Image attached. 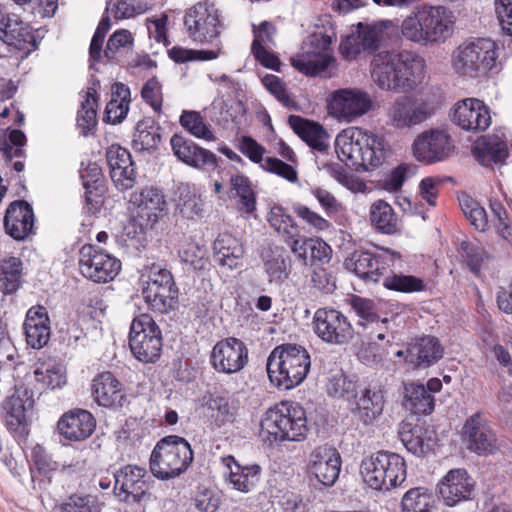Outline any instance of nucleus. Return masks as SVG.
I'll return each mask as SVG.
<instances>
[{
	"mask_svg": "<svg viewBox=\"0 0 512 512\" xmlns=\"http://www.w3.org/2000/svg\"><path fill=\"white\" fill-rule=\"evenodd\" d=\"M370 72L381 90L405 93L422 83L425 61L413 51H382L374 55Z\"/></svg>",
	"mask_w": 512,
	"mask_h": 512,
	"instance_id": "f257e3e1",
	"label": "nucleus"
},
{
	"mask_svg": "<svg viewBox=\"0 0 512 512\" xmlns=\"http://www.w3.org/2000/svg\"><path fill=\"white\" fill-rule=\"evenodd\" d=\"M387 143L373 133L358 127L342 130L335 139L339 160L356 171H369L379 167L386 155Z\"/></svg>",
	"mask_w": 512,
	"mask_h": 512,
	"instance_id": "f03ea898",
	"label": "nucleus"
},
{
	"mask_svg": "<svg viewBox=\"0 0 512 512\" xmlns=\"http://www.w3.org/2000/svg\"><path fill=\"white\" fill-rule=\"evenodd\" d=\"M307 433L306 411L296 402L277 403L260 420L259 437L269 447L285 441H302Z\"/></svg>",
	"mask_w": 512,
	"mask_h": 512,
	"instance_id": "7ed1b4c3",
	"label": "nucleus"
},
{
	"mask_svg": "<svg viewBox=\"0 0 512 512\" xmlns=\"http://www.w3.org/2000/svg\"><path fill=\"white\" fill-rule=\"evenodd\" d=\"M311 368L308 350L299 344L284 343L276 346L266 363L270 382L280 390H291L307 378Z\"/></svg>",
	"mask_w": 512,
	"mask_h": 512,
	"instance_id": "20e7f679",
	"label": "nucleus"
},
{
	"mask_svg": "<svg viewBox=\"0 0 512 512\" xmlns=\"http://www.w3.org/2000/svg\"><path fill=\"white\" fill-rule=\"evenodd\" d=\"M194 452L190 443L178 435L161 438L149 459L152 475L159 480H170L185 473L191 466Z\"/></svg>",
	"mask_w": 512,
	"mask_h": 512,
	"instance_id": "39448f33",
	"label": "nucleus"
},
{
	"mask_svg": "<svg viewBox=\"0 0 512 512\" xmlns=\"http://www.w3.org/2000/svg\"><path fill=\"white\" fill-rule=\"evenodd\" d=\"M360 469L364 482L378 491L397 488L407 477L405 459L397 453L384 450L364 458Z\"/></svg>",
	"mask_w": 512,
	"mask_h": 512,
	"instance_id": "423d86ee",
	"label": "nucleus"
},
{
	"mask_svg": "<svg viewBox=\"0 0 512 512\" xmlns=\"http://www.w3.org/2000/svg\"><path fill=\"white\" fill-rule=\"evenodd\" d=\"M184 30L195 43L210 44L222 53L220 33L222 22L218 9L209 1H200L188 8L183 17Z\"/></svg>",
	"mask_w": 512,
	"mask_h": 512,
	"instance_id": "0eeeda50",
	"label": "nucleus"
},
{
	"mask_svg": "<svg viewBox=\"0 0 512 512\" xmlns=\"http://www.w3.org/2000/svg\"><path fill=\"white\" fill-rule=\"evenodd\" d=\"M496 43L489 38H476L461 44L453 54V68L463 76H484L496 65Z\"/></svg>",
	"mask_w": 512,
	"mask_h": 512,
	"instance_id": "6e6552de",
	"label": "nucleus"
},
{
	"mask_svg": "<svg viewBox=\"0 0 512 512\" xmlns=\"http://www.w3.org/2000/svg\"><path fill=\"white\" fill-rule=\"evenodd\" d=\"M162 332L148 313L135 316L131 322L128 343L132 355L142 363H155L162 351Z\"/></svg>",
	"mask_w": 512,
	"mask_h": 512,
	"instance_id": "1a4fd4ad",
	"label": "nucleus"
},
{
	"mask_svg": "<svg viewBox=\"0 0 512 512\" xmlns=\"http://www.w3.org/2000/svg\"><path fill=\"white\" fill-rule=\"evenodd\" d=\"M142 296L148 308L159 314H168L179 304V289L172 273L165 268L151 267Z\"/></svg>",
	"mask_w": 512,
	"mask_h": 512,
	"instance_id": "9d476101",
	"label": "nucleus"
},
{
	"mask_svg": "<svg viewBox=\"0 0 512 512\" xmlns=\"http://www.w3.org/2000/svg\"><path fill=\"white\" fill-rule=\"evenodd\" d=\"M112 478V493L120 502L134 505L150 501L151 493L145 468L127 464L115 470Z\"/></svg>",
	"mask_w": 512,
	"mask_h": 512,
	"instance_id": "9b49d317",
	"label": "nucleus"
},
{
	"mask_svg": "<svg viewBox=\"0 0 512 512\" xmlns=\"http://www.w3.org/2000/svg\"><path fill=\"white\" fill-rule=\"evenodd\" d=\"M460 438L465 449L478 456L493 455L498 450L496 432L481 411L475 412L465 420Z\"/></svg>",
	"mask_w": 512,
	"mask_h": 512,
	"instance_id": "f8f14e48",
	"label": "nucleus"
},
{
	"mask_svg": "<svg viewBox=\"0 0 512 512\" xmlns=\"http://www.w3.org/2000/svg\"><path fill=\"white\" fill-rule=\"evenodd\" d=\"M331 38L322 33H314L303 42L301 51L291 58L292 66L307 76H316L325 71L332 57L327 53Z\"/></svg>",
	"mask_w": 512,
	"mask_h": 512,
	"instance_id": "ddd939ff",
	"label": "nucleus"
},
{
	"mask_svg": "<svg viewBox=\"0 0 512 512\" xmlns=\"http://www.w3.org/2000/svg\"><path fill=\"white\" fill-rule=\"evenodd\" d=\"M129 202L132 220L143 231L154 227L167 205L163 192L154 186L132 193Z\"/></svg>",
	"mask_w": 512,
	"mask_h": 512,
	"instance_id": "4468645a",
	"label": "nucleus"
},
{
	"mask_svg": "<svg viewBox=\"0 0 512 512\" xmlns=\"http://www.w3.org/2000/svg\"><path fill=\"white\" fill-rule=\"evenodd\" d=\"M315 334L325 343L344 345L354 337V328L348 318L333 308H319L313 316Z\"/></svg>",
	"mask_w": 512,
	"mask_h": 512,
	"instance_id": "2eb2a0df",
	"label": "nucleus"
},
{
	"mask_svg": "<svg viewBox=\"0 0 512 512\" xmlns=\"http://www.w3.org/2000/svg\"><path fill=\"white\" fill-rule=\"evenodd\" d=\"M248 359L246 344L239 338L227 337L213 346L209 363L216 372L231 375L243 370Z\"/></svg>",
	"mask_w": 512,
	"mask_h": 512,
	"instance_id": "dca6fc26",
	"label": "nucleus"
},
{
	"mask_svg": "<svg viewBox=\"0 0 512 512\" xmlns=\"http://www.w3.org/2000/svg\"><path fill=\"white\" fill-rule=\"evenodd\" d=\"M388 23H359L357 32L348 35L340 43V51L348 59L356 58L362 51L374 52L385 44L389 34Z\"/></svg>",
	"mask_w": 512,
	"mask_h": 512,
	"instance_id": "f3484780",
	"label": "nucleus"
},
{
	"mask_svg": "<svg viewBox=\"0 0 512 512\" xmlns=\"http://www.w3.org/2000/svg\"><path fill=\"white\" fill-rule=\"evenodd\" d=\"M308 474L321 488L332 487L339 478L342 458L339 451L328 444L315 447L309 455Z\"/></svg>",
	"mask_w": 512,
	"mask_h": 512,
	"instance_id": "a211bd4d",
	"label": "nucleus"
},
{
	"mask_svg": "<svg viewBox=\"0 0 512 512\" xmlns=\"http://www.w3.org/2000/svg\"><path fill=\"white\" fill-rule=\"evenodd\" d=\"M32 406L33 400L26 393H14L2 403L4 425L18 444L25 443L30 434L31 420L27 411Z\"/></svg>",
	"mask_w": 512,
	"mask_h": 512,
	"instance_id": "6ab92c4d",
	"label": "nucleus"
},
{
	"mask_svg": "<svg viewBox=\"0 0 512 512\" xmlns=\"http://www.w3.org/2000/svg\"><path fill=\"white\" fill-rule=\"evenodd\" d=\"M454 146L447 132L431 129L418 135L413 142V154L418 161L431 164L443 161Z\"/></svg>",
	"mask_w": 512,
	"mask_h": 512,
	"instance_id": "aec40b11",
	"label": "nucleus"
},
{
	"mask_svg": "<svg viewBox=\"0 0 512 512\" xmlns=\"http://www.w3.org/2000/svg\"><path fill=\"white\" fill-rule=\"evenodd\" d=\"M91 396L98 406L112 411H119L129 403L123 384L111 371H104L94 377Z\"/></svg>",
	"mask_w": 512,
	"mask_h": 512,
	"instance_id": "412c9836",
	"label": "nucleus"
},
{
	"mask_svg": "<svg viewBox=\"0 0 512 512\" xmlns=\"http://www.w3.org/2000/svg\"><path fill=\"white\" fill-rule=\"evenodd\" d=\"M432 114L427 102L417 101L409 96H400L388 109L389 123L398 129L410 128L421 124Z\"/></svg>",
	"mask_w": 512,
	"mask_h": 512,
	"instance_id": "4be33fe9",
	"label": "nucleus"
},
{
	"mask_svg": "<svg viewBox=\"0 0 512 512\" xmlns=\"http://www.w3.org/2000/svg\"><path fill=\"white\" fill-rule=\"evenodd\" d=\"M443 502L453 507L457 504L471 500L475 490V481L466 469L456 468L449 470L437 484Z\"/></svg>",
	"mask_w": 512,
	"mask_h": 512,
	"instance_id": "5701e85b",
	"label": "nucleus"
},
{
	"mask_svg": "<svg viewBox=\"0 0 512 512\" xmlns=\"http://www.w3.org/2000/svg\"><path fill=\"white\" fill-rule=\"evenodd\" d=\"M450 117L454 124L471 132L484 131L491 124L489 108L477 98H466L457 102Z\"/></svg>",
	"mask_w": 512,
	"mask_h": 512,
	"instance_id": "b1692460",
	"label": "nucleus"
},
{
	"mask_svg": "<svg viewBox=\"0 0 512 512\" xmlns=\"http://www.w3.org/2000/svg\"><path fill=\"white\" fill-rule=\"evenodd\" d=\"M96 418L88 410L73 408L63 413L57 421L60 436L70 442H81L88 439L96 429Z\"/></svg>",
	"mask_w": 512,
	"mask_h": 512,
	"instance_id": "393cba45",
	"label": "nucleus"
},
{
	"mask_svg": "<svg viewBox=\"0 0 512 512\" xmlns=\"http://www.w3.org/2000/svg\"><path fill=\"white\" fill-rule=\"evenodd\" d=\"M329 106L339 118L351 121L367 113L372 106V101L366 92L356 88H346L332 94Z\"/></svg>",
	"mask_w": 512,
	"mask_h": 512,
	"instance_id": "a878e982",
	"label": "nucleus"
},
{
	"mask_svg": "<svg viewBox=\"0 0 512 512\" xmlns=\"http://www.w3.org/2000/svg\"><path fill=\"white\" fill-rule=\"evenodd\" d=\"M0 40L7 46L26 55L37 47L31 28L19 21L15 15L12 16L4 10L0 20Z\"/></svg>",
	"mask_w": 512,
	"mask_h": 512,
	"instance_id": "bb28decb",
	"label": "nucleus"
},
{
	"mask_svg": "<svg viewBox=\"0 0 512 512\" xmlns=\"http://www.w3.org/2000/svg\"><path fill=\"white\" fill-rule=\"evenodd\" d=\"M106 160L115 187L119 191L131 189L136 183L137 172L130 152L119 145H111L106 151Z\"/></svg>",
	"mask_w": 512,
	"mask_h": 512,
	"instance_id": "cd10ccee",
	"label": "nucleus"
},
{
	"mask_svg": "<svg viewBox=\"0 0 512 512\" xmlns=\"http://www.w3.org/2000/svg\"><path fill=\"white\" fill-rule=\"evenodd\" d=\"M50 318L47 309L42 305L30 307L25 315L23 331L28 347L34 350L44 348L51 337Z\"/></svg>",
	"mask_w": 512,
	"mask_h": 512,
	"instance_id": "c85d7f7f",
	"label": "nucleus"
},
{
	"mask_svg": "<svg viewBox=\"0 0 512 512\" xmlns=\"http://www.w3.org/2000/svg\"><path fill=\"white\" fill-rule=\"evenodd\" d=\"M34 220L32 206L25 200H16L6 210L4 228L15 240H24L33 233Z\"/></svg>",
	"mask_w": 512,
	"mask_h": 512,
	"instance_id": "c756f323",
	"label": "nucleus"
},
{
	"mask_svg": "<svg viewBox=\"0 0 512 512\" xmlns=\"http://www.w3.org/2000/svg\"><path fill=\"white\" fill-rule=\"evenodd\" d=\"M420 19L424 25L425 44L444 41L452 33V13L444 6L420 9Z\"/></svg>",
	"mask_w": 512,
	"mask_h": 512,
	"instance_id": "7c9ffc66",
	"label": "nucleus"
},
{
	"mask_svg": "<svg viewBox=\"0 0 512 512\" xmlns=\"http://www.w3.org/2000/svg\"><path fill=\"white\" fill-rule=\"evenodd\" d=\"M170 144L177 158L189 166L207 169L217 167L216 155L198 146L190 139L174 134L171 137Z\"/></svg>",
	"mask_w": 512,
	"mask_h": 512,
	"instance_id": "2f4dec72",
	"label": "nucleus"
},
{
	"mask_svg": "<svg viewBox=\"0 0 512 512\" xmlns=\"http://www.w3.org/2000/svg\"><path fill=\"white\" fill-rule=\"evenodd\" d=\"M398 433L405 448L413 455L424 456L432 450L435 432L424 421H403Z\"/></svg>",
	"mask_w": 512,
	"mask_h": 512,
	"instance_id": "473e14b6",
	"label": "nucleus"
},
{
	"mask_svg": "<svg viewBox=\"0 0 512 512\" xmlns=\"http://www.w3.org/2000/svg\"><path fill=\"white\" fill-rule=\"evenodd\" d=\"M80 178L85 189V209L94 214L100 210L106 192L102 169L96 163L90 162L86 168L80 170Z\"/></svg>",
	"mask_w": 512,
	"mask_h": 512,
	"instance_id": "72a5a7b5",
	"label": "nucleus"
},
{
	"mask_svg": "<svg viewBox=\"0 0 512 512\" xmlns=\"http://www.w3.org/2000/svg\"><path fill=\"white\" fill-rule=\"evenodd\" d=\"M353 416L365 426L372 425L383 413L385 399L380 388L366 387L356 396Z\"/></svg>",
	"mask_w": 512,
	"mask_h": 512,
	"instance_id": "f704fd0d",
	"label": "nucleus"
},
{
	"mask_svg": "<svg viewBox=\"0 0 512 512\" xmlns=\"http://www.w3.org/2000/svg\"><path fill=\"white\" fill-rule=\"evenodd\" d=\"M223 465L229 470V482L234 489L248 493L260 480L261 467L258 464L241 465L232 455L222 457Z\"/></svg>",
	"mask_w": 512,
	"mask_h": 512,
	"instance_id": "c9c22d12",
	"label": "nucleus"
},
{
	"mask_svg": "<svg viewBox=\"0 0 512 512\" xmlns=\"http://www.w3.org/2000/svg\"><path fill=\"white\" fill-rule=\"evenodd\" d=\"M443 357V347L434 336H424L415 340L407 349L406 360L417 368H426Z\"/></svg>",
	"mask_w": 512,
	"mask_h": 512,
	"instance_id": "e433bc0d",
	"label": "nucleus"
},
{
	"mask_svg": "<svg viewBox=\"0 0 512 512\" xmlns=\"http://www.w3.org/2000/svg\"><path fill=\"white\" fill-rule=\"evenodd\" d=\"M434 396L423 384L408 382L403 384L402 406L413 415H429L435 407Z\"/></svg>",
	"mask_w": 512,
	"mask_h": 512,
	"instance_id": "4c0bfd02",
	"label": "nucleus"
},
{
	"mask_svg": "<svg viewBox=\"0 0 512 512\" xmlns=\"http://www.w3.org/2000/svg\"><path fill=\"white\" fill-rule=\"evenodd\" d=\"M288 123L292 130L303 140L309 147L318 151H327L329 144L327 142L328 134L325 129L318 123L304 119L298 115H290Z\"/></svg>",
	"mask_w": 512,
	"mask_h": 512,
	"instance_id": "58836bf2",
	"label": "nucleus"
},
{
	"mask_svg": "<svg viewBox=\"0 0 512 512\" xmlns=\"http://www.w3.org/2000/svg\"><path fill=\"white\" fill-rule=\"evenodd\" d=\"M120 268L121 263L118 258H79L81 274L98 283L112 280Z\"/></svg>",
	"mask_w": 512,
	"mask_h": 512,
	"instance_id": "ea45409f",
	"label": "nucleus"
},
{
	"mask_svg": "<svg viewBox=\"0 0 512 512\" xmlns=\"http://www.w3.org/2000/svg\"><path fill=\"white\" fill-rule=\"evenodd\" d=\"M388 258H345L344 268L365 283H377L389 266Z\"/></svg>",
	"mask_w": 512,
	"mask_h": 512,
	"instance_id": "a19ab883",
	"label": "nucleus"
},
{
	"mask_svg": "<svg viewBox=\"0 0 512 512\" xmlns=\"http://www.w3.org/2000/svg\"><path fill=\"white\" fill-rule=\"evenodd\" d=\"M475 159L483 166L503 163L508 157L506 143L497 136L479 138L472 148Z\"/></svg>",
	"mask_w": 512,
	"mask_h": 512,
	"instance_id": "79ce46f5",
	"label": "nucleus"
},
{
	"mask_svg": "<svg viewBox=\"0 0 512 512\" xmlns=\"http://www.w3.org/2000/svg\"><path fill=\"white\" fill-rule=\"evenodd\" d=\"M271 29H273V26L267 21L260 24L259 30L254 31L251 52L255 59L264 67L274 71H280L281 62L279 58L264 47V43L272 41Z\"/></svg>",
	"mask_w": 512,
	"mask_h": 512,
	"instance_id": "37998d69",
	"label": "nucleus"
},
{
	"mask_svg": "<svg viewBox=\"0 0 512 512\" xmlns=\"http://www.w3.org/2000/svg\"><path fill=\"white\" fill-rule=\"evenodd\" d=\"M268 221L280 235L284 238L293 252L297 251V245L300 243V230L293 218L285 213L283 207L275 205L270 209Z\"/></svg>",
	"mask_w": 512,
	"mask_h": 512,
	"instance_id": "c03bdc74",
	"label": "nucleus"
},
{
	"mask_svg": "<svg viewBox=\"0 0 512 512\" xmlns=\"http://www.w3.org/2000/svg\"><path fill=\"white\" fill-rule=\"evenodd\" d=\"M23 284V263L21 258H2L0 260V292L4 295L15 294Z\"/></svg>",
	"mask_w": 512,
	"mask_h": 512,
	"instance_id": "a18cd8bd",
	"label": "nucleus"
},
{
	"mask_svg": "<svg viewBox=\"0 0 512 512\" xmlns=\"http://www.w3.org/2000/svg\"><path fill=\"white\" fill-rule=\"evenodd\" d=\"M130 89L123 83L117 82L112 86L111 100L105 108L104 120L117 124L122 122L129 110Z\"/></svg>",
	"mask_w": 512,
	"mask_h": 512,
	"instance_id": "49530a36",
	"label": "nucleus"
},
{
	"mask_svg": "<svg viewBox=\"0 0 512 512\" xmlns=\"http://www.w3.org/2000/svg\"><path fill=\"white\" fill-rule=\"evenodd\" d=\"M161 127L152 118H144L136 125L133 148L138 151L155 150L161 141Z\"/></svg>",
	"mask_w": 512,
	"mask_h": 512,
	"instance_id": "de8ad7c7",
	"label": "nucleus"
},
{
	"mask_svg": "<svg viewBox=\"0 0 512 512\" xmlns=\"http://www.w3.org/2000/svg\"><path fill=\"white\" fill-rule=\"evenodd\" d=\"M134 38L126 29L116 30L108 39L104 57L112 63L120 64L124 56L133 50Z\"/></svg>",
	"mask_w": 512,
	"mask_h": 512,
	"instance_id": "09e8293b",
	"label": "nucleus"
},
{
	"mask_svg": "<svg viewBox=\"0 0 512 512\" xmlns=\"http://www.w3.org/2000/svg\"><path fill=\"white\" fill-rule=\"evenodd\" d=\"M435 506L433 493L425 487H415L406 491L401 499L402 512H432Z\"/></svg>",
	"mask_w": 512,
	"mask_h": 512,
	"instance_id": "8fccbe9b",
	"label": "nucleus"
},
{
	"mask_svg": "<svg viewBox=\"0 0 512 512\" xmlns=\"http://www.w3.org/2000/svg\"><path fill=\"white\" fill-rule=\"evenodd\" d=\"M231 192L238 197V209L241 212L252 214L256 209V194L250 179L242 174L230 177Z\"/></svg>",
	"mask_w": 512,
	"mask_h": 512,
	"instance_id": "3c124183",
	"label": "nucleus"
},
{
	"mask_svg": "<svg viewBox=\"0 0 512 512\" xmlns=\"http://www.w3.org/2000/svg\"><path fill=\"white\" fill-rule=\"evenodd\" d=\"M348 303L360 318L357 323L359 326L365 328L368 324L381 323L387 329L389 320L388 318H380L378 307L374 300L359 295H351L348 299Z\"/></svg>",
	"mask_w": 512,
	"mask_h": 512,
	"instance_id": "603ef678",
	"label": "nucleus"
},
{
	"mask_svg": "<svg viewBox=\"0 0 512 512\" xmlns=\"http://www.w3.org/2000/svg\"><path fill=\"white\" fill-rule=\"evenodd\" d=\"M304 265L313 268L311 281L313 286L325 294H331L336 289V278L324 264L328 263L331 258H301Z\"/></svg>",
	"mask_w": 512,
	"mask_h": 512,
	"instance_id": "864d4df0",
	"label": "nucleus"
},
{
	"mask_svg": "<svg viewBox=\"0 0 512 512\" xmlns=\"http://www.w3.org/2000/svg\"><path fill=\"white\" fill-rule=\"evenodd\" d=\"M370 220L383 233L393 234L398 230L397 216L393 208L383 200H378L371 206Z\"/></svg>",
	"mask_w": 512,
	"mask_h": 512,
	"instance_id": "5fc2aeb1",
	"label": "nucleus"
},
{
	"mask_svg": "<svg viewBox=\"0 0 512 512\" xmlns=\"http://www.w3.org/2000/svg\"><path fill=\"white\" fill-rule=\"evenodd\" d=\"M177 196V208L184 217L193 218L200 215L203 210V201L194 185L181 183L177 187Z\"/></svg>",
	"mask_w": 512,
	"mask_h": 512,
	"instance_id": "6e6d98bb",
	"label": "nucleus"
},
{
	"mask_svg": "<svg viewBox=\"0 0 512 512\" xmlns=\"http://www.w3.org/2000/svg\"><path fill=\"white\" fill-rule=\"evenodd\" d=\"M96 90L88 88L86 98L81 104V109L77 114V127L80 129V133L83 136H87L97 124L96 120Z\"/></svg>",
	"mask_w": 512,
	"mask_h": 512,
	"instance_id": "4d7b16f0",
	"label": "nucleus"
},
{
	"mask_svg": "<svg viewBox=\"0 0 512 512\" xmlns=\"http://www.w3.org/2000/svg\"><path fill=\"white\" fill-rule=\"evenodd\" d=\"M29 457V466L32 474L37 472L40 476L51 478L52 474L58 470V462L54 461L46 448L40 444L32 447Z\"/></svg>",
	"mask_w": 512,
	"mask_h": 512,
	"instance_id": "13d9d810",
	"label": "nucleus"
},
{
	"mask_svg": "<svg viewBox=\"0 0 512 512\" xmlns=\"http://www.w3.org/2000/svg\"><path fill=\"white\" fill-rule=\"evenodd\" d=\"M383 286L388 290L401 293L422 292L426 289L423 279L394 272L384 277Z\"/></svg>",
	"mask_w": 512,
	"mask_h": 512,
	"instance_id": "bf43d9fd",
	"label": "nucleus"
},
{
	"mask_svg": "<svg viewBox=\"0 0 512 512\" xmlns=\"http://www.w3.org/2000/svg\"><path fill=\"white\" fill-rule=\"evenodd\" d=\"M329 396L351 400L357 396V382L348 378L343 372L332 375L327 382Z\"/></svg>",
	"mask_w": 512,
	"mask_h": 512,
	"instance_id": "052dcab7",
	"label": "nucleus"
},
{
	"mask_svg": "<svg viewBox=\"0 0 512 512\" xmlns=\"http://www.w3.org/2000/svg\"><path fill=\"white\" fill-rule=\"evenodd\" d=\"M44 366L36 368L34 371L35 379L37 382L42 383L49 389H60L67 383L66 371L63 366L54 364L52 366Z\"/></svg>",
	"mask_w": 512,
	"mask_h": 512,
	"instance_id": "680f3d73",
	"label": "nucleus"
},
{
	"mask_svg": "<svg viewBox=\"0 0 512 512\" xmlns=\"http://www.w3.org/2000/svg\"><path fill=\"white\" fill-rule=\"evenodd\" d=\"M169 57L176 63H185L188 61L214 60L220 56V49L192 50L180 46H174L168 51Z\"/></svg>",
	"mask_w": 512,
	"mask_h": 512,
	"instance_id": "e2e57ef3",
	"label": "nucleus"
},
{
	"mask_svg": "<svg viewBox=\"0 0 512 512\" xmlns=\"http://www.w3.org/2000/svg\"><path fill=\"white\" fill-rule=\"evenodd\" d=\"M179 121L182 127L189 131L192 135L208 141L214 139L213 133L204 123V120L199 112L183 111Z\"/></svg>",
	"mask_w": 512,
	"mask_h": 512,
	"instance_id": "0e129e2a",
	"label": "nucleus"
},
{
	"mask_svg": "<svg viewBox=\"0 0 512 512\" xmlns=\"http://www.w3.org/2000/svg\"><path fill=\"white\" fill-rule=\"evenodd\" d=\"M264 267L270 283H283L291 273V258H267Z\"/></svg>",
	"mask_w": 512,
	"mask_h": 512,
	"instance_id": "69168bd1",
	"label": "nucleus"
},
{
	"mask_svg": "<svg viewBox=\"0 0 512 512\" xmlns=\"http://www.w3.org/2000/svg\"><path fill=\"white\" fill-rule=\"evenodd\" d=\"M210 408L216 411L215 423L218 427L233 423L236 417V408L225 396H216L210 400Z\"/></svg>",
	"mask_w": 512,
	"mask_h": 512,
	"instance_id": "338daca9",
	"label": "nucleus"
},
{
	"mask_svg": "<svg viewBox=\"0 0 512 512\" xmlns=\"http://www.w3.org/2000/svg\"><path fill=\"white\" fill-rule=\"evenodd\" d=\"M61 512H101V508L95 497L73 494L62 503Z\"/></svg>",
	"mask_w": 512,
	"mask_h": 512,
	"instance_id": "774afa93",
	"label": "nucleus"
}]
</instances>
